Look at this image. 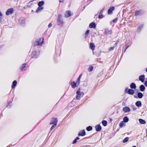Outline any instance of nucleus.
Here are the masks:
<instances>
[{"instance_id":"a878e982","label":"nucleus","mask_w":147,"mask_h":147,"mask_svg":"<svg viewBox=\"0 0 147 147\" xmlns=\"http://www.w3.org/2000/svg\"><path fill=\"white\" fill-rule=\"evenodd\" d=\"M119 127L120 128L122 127L123 126H125V124L123 121L121 122L119 124Z\"/></svg>"},{"instance_id":"0eeeda50","label":"nucleus","mask_w":147,"mask_h":147,"mask_svg":"<svg viewBox=\"0 0 147 147\" xmlns=\"http://www.w3.org/2000/svg\"><path fill=\"white\" fill-rule=\"evenodd\" d=\"M27 65L26 63H24L22 64V66L20 68V70L22 71H25L26 70V66Z\"/></svg>"},{"instance_id":"13d9d810","label":"nucleus","mask_w":147,"mask_h":147,"mask_svg":"<svg viewBox=\"0 0 147 147\" xmlns=\"http://www.w3.org/2000/svg\"><path fill=\"white\" fill-rule=\"evenodd\" d=\"M7 107H9V106H7Z\"/></svg>"},{"instance_id":"2f4dec72","label":"nucleus","mask_w":147,"mask_h":147,"mask_svg":"<svg viewBox=\"0 0 147 147\" xmlns=\"http://www.w3.org/2000/svg\"><path fill=\"white\" fill-rule=\"evenodd\" d=\"M141 11H136L135 13V16H137L139 15H140Z\"/></svg>"},{"instance_id":"423d86ee","label":"nucleus","mask_w":147,"mask_h":147,"mask_svg":"<svg viewBox=\"0 0 147 147\" xmlns=\"http://www.w3.org/2000/svg\"><path fill=\"white\" fill-rule=\"evenodd\" d=\"M77 95L76 98L77 99H79L81 97H83L84 95L83 92H76Z\"/></svg>"},{"instance_id":"cd10ccee","label":"nucleus","mask_w":147,"mask_h":147,"mask_svg":"<svg viewBox=\"0 0 147 147\" xmlns=\"http://www.w3.org/2000/svg\"><path fill=\"white\" fill-rule=\"evenodd\" d=\"M137 95L138 98H142L143 96V95L141 92H138Z\"/></svg>"},{"instance_id":"5701e85b","label":"nucleus","mask_w":147,"mask_h":147,"mask_svg":"<svg viewBox=\"0 0 147 147\" xmlns=\"http://www.w3.org/2000/svg\"><path fill=\"white\" fill-rule=\"evenodd\" d=\"M139 121L140 123L141 124H145L146 123L145 120L141 119H139Z\"/></svg>"},{"instance_id":"a211bd4d","label":"nucleus","mask_w":147,"mask_h":147,"mask_svg":"<svg viewBox=\"0 0 147 147\" xmlns=\"http://www.w3.org/2000/svg\"><path fill=\"white\" fill-rule=\"evenodd\" d=\"M143 26L144 25L143 24H142L139 26L137 28L138 32H140V31L142 29Z\"/></svg>"},{"instance_id":"2eb2a0df","label":"nucleus","mask_w":147,"mask_h":147,"mask_svg":"<svg viewBox=\"0 0 147 147\" xmlns=\"http://www.w3.org/2000/svg\"><path fill=\"white\" fill-rule=\"evenodd\" d=\"M71 15L70 11H68L66 12L65 16L66 18H68L71 16Z\"/></svg>"},{"instance_id":"a18cd8bd","label":"nucleus","mask_w":147,"mask_h":147,"mask_svg":"<svg viewBox=\"0 0 147 147\" xmlns=\"http://www.w3.org/2000/svg\"><path fill=\"white\" fill-rule=\"evenodd\" d=\"M52 24L51 23H50L48 25V27L49 28H50L52 26Z\"/></svg>"},{"instance_id":"b1692460","label":"nucleus","mask_w":147,"mask_h":147,"mask_svg":"<svg viewBox=\"0 0 147 147\" xmlns=\"http://www.w3.org/2000/svg\"><path fill=\"white\" fill-rule=\"evenodd\" d=\"M141 105V102L140 101H137L136 103V105L138 107H140Z\"/></svg>"},{"instance_id":"4be33fe9","label":"nucleus","mask_w":147,"mask_h":147,"mask_svg":"<svg viewBox=\"0 0 147 147\" xmlns=\"http://www.w3.org/2000/svg\"><path fill=\"white\" fill-rule=\"evenodd\" d=\"M90 49L92 50H94L95 48V45L92 43H90Z\"/></svg>"},{"instance_id":"c85d7f7f","label":"nucleus","mask_w":147,"mask_h":147,"mask_svg":"<svg viewBox=\"0 0 147 147\" xmlns=\"http://www.w3.org/2000/svg\"><path fill=\"white\" fill-rule=\"evenodd\" d=\"M129 119L127 117H125L123 118V121L125 122H127L128 121Z\"/></svg>"},{"instance_id":"3c124183","label":"nucleus","mask_w":147,"mask_h":147,"mask_svg":"<svg viewBox=\"0 0 147 147\" xmlns=\"http://www.w3.org/2000/svg\"><path fill=\"white\" fill-rule=\"evenodd\" d=\"M132 109L134 111H135L136 109V108L135 107H133Z\"/></svg>"},{"instance_id":"412c9836","label":"nucleus","mask_w":147,"mask_h":147,"mask_svg":"<svg viewBox=\"0 0 147 147\" xmlns=\"http://www.w3.org/2000/svg\"><path fill=\"white\" fill-rule=\"evenodd\" d=\"M140 90L141 91H143L145 89V87L144 85H142L140 86Z\"/></svg>"},{"instance_id":"f257e3e1","label":"nucleus","mask_w":147,"mask_h":147,"mask_svg":"<svg viewBox=\"0 0 147 147\" xmlns=\"http://www.w3.org/2000/svg\"><path fill=\"white\" fill-rule=\"evenodd\" d=\"M39 54V52L38 51H34L32 52L31 57L33 58H36L38 57Z\"/></svg>"},{"instance_id":"aec40b11","label":"nucleus","mask_w":147,"mask_h":147,"mask_svg":"<svg viewBox=\"0 0 147 147\" xmlns=\"http://www.w3.org/2000/svg\"><path fill=\"white\" fill-rule=\"evenodd\" d=\"M130 87L132 89H135L136 87V84L133 83H132L130 85Z\"/></svg>"},{"instance_id":"4c0bfd02","label":"nucleus","mask_w":147,"mask_h":147,"mask_svg":"<svg viewBox=\"0 0 147 147\" xmlns=\"http://www.w3.org/2000/svg\"><path fill=\"white\" fill-rule=\"evenodd\" d=\"M90 32V30H87L86 33H85V38H86L87 37V35L88 34H89V33Z\"/></svg>"},{"instance_id":"7ed1b4c3","label":"nucleus","mask_w":147,"mask_h":147,"mask_svg":"<svg viewBox=\"0 0 147 147\" xmlns=\"http://www.w3.org/2000/svg\"><path fill=\"white\" fill-rule=\"evenodd\" d=\"M19 23L22 26H24L25 24V19L24 18L22 17L19 20Z\"/></svg>"},{"instance_id":"58836bf2","label":"nucleus","mask_w":147,"mask_h":147,"mask_svg":"<svg viewBox=\"0 0 147 147\" xmlns=\"http://www.w3.org/2000/svg\"><path fill=\"white\" fill-rule=\"evenodd\" d=\"M81 76H82V75H81V74L79 76L78 78V79L77 80V82H76L77 83H79V82L80 81V79L81 77Z\"/></svg>"},{"instance_id":"39448f33","label":"nucleus","mask_w":147,"mask_h":147,"mask_svg":"<svg viewBox=\"0 0 147 147\" xmlns=\"http://www.w3.org/2000/svg\"><path fill=\"white\" fill-rule=\"evenodd\" d=\"M58 121V120L57 118H52V120L50 123V124H57Z\"/></svg>"},{"instance_id":"f3484780","label":"nucleus","mask_w":147,"mask_h":147,"mask_svg":"<svg viewBox=\"0 0 147 147\" xmlns=\"http://www.w3.org/2000/svg\"><path fill=\"white\" fill-rule=\"evenodd\" d=\"M57 23L59 25H62L63 24V22L61 19H58Z\"/></svg>"},{"instance_id":"bb28decb","label":"nucleus","mask_w":147,"mask_h":147,"mask_svg":"<svg viewBox=\"0 0 147 147\" xmlns=\"http://www.w3.org/2000/svg\"><path fill=\"white\" fill-rule=\"evenodd\" d=\"M102 11H101L99 13V16H98V18L99 19H101L103 17V16L102 14Z\"/></svg>"},{"instance_id":"9d476101","label":"nucleus","mask_w":147,"mask_h":147,"mask_svg":"<svg viewBox=\"0 0 147 147\" xmlns=\"http://www.w3.org/2000/svg\"><path fill=\"white\" fill-rule=\"evenodd\" d=\"M89 27L91 28H96V25L95 23L92 22L90 24Z\"/></svg>"},{"instance_id":"c03bdc74","label":"nucleus","mask_w":147,"mask_h":147,"mask_svg":"<svg viewBox=\"0 0 147 147\" xmlns=\"http://www.w3.org/2000/svg\"><path fill=\"white\" fill-rule=\"evenodd\" d=\"M62 16L61 14H60L58 16V19H61V18Z\"/></svg>"},{"instance_id":"1a4fd4ad","label":"nucleus","mask_w":147,"mask_h":147,"mask_svg":"<svg viewBox=\"0 0 147 147\" xmlns=\"http://www.w3.org/2000/svg\"><path fill=\"white\" fill-rule=\"evenodd\" d=\"M86 134V133L84 130H83L80 131L78 134V135L79 136H84Z\"/></svg>"},{"instance_id":"603ef678","label":"nucleus","mask_w":147,"mask_h":147,"mask_svg":"<svg viewBox=\"0 0 147 147\" xmlns=\"http://www.w3.org/2000/svg\"><path fill=\"white\" fill-rule=\"evenodd\" d=\"M128 88H126L125 89V92H127L128 91Z\"/></svg>"},{"instance_id":"393cba45","label":"nucleus","mask_w":147,"mask_h":147,"mask_svg":"<svg viewBox=\"0 0 147 147\" xmlns=\"http://www.w3.org/2000/svg\"><path fill=\"white\" fill-rule=\"evenodd\" d=\"M44 2L43 1H39L38 3V5L39 7H41L44 4Z\"/></svg>"},{"instance_id":"6e6552de","label":"nucleus","mask_w":147,"mask_h":147,"mask_svg":"<svg viewBox=\"0 0 147 147\" xmlns=\"http://www.w3.org/2000/svg\"><path fill=\"white\" fill-rule=\"evenodd\" d=\"M123 110L125 113L129 112L130 111V109L129 107H123Z\"/></svg>"},{"instance_id":"f8f14e48","label":"nucleus","mask_w":147,"mask_h":147,"mask_svg":"<svg viewBox=\"0 0 147 147\" xmlns=\"http://www.w3.org/2000/svg\"><path fill=\"white\" fill-rule=\"evenodd\" d=\"M96 130L97 131H100L102 128V127L100 125H98L95 127Z\"/></svg>"},{"instance_id":"6e6d98bb","label":"nucleus","mask_w":147,"mask_h":147,"mask_svg":"<svg viewBox=\"0 0 147 147\" xmlns=\"http://www.w3.org/2000/svg\"><path fill=\"white\" fill-rule=\"evenodd\" d=\"M146 136H147V129L146 130Z\"/></svg>"},{"instance_id":"de8ad7c7","label":"nucleus","mask_w":147,"mask_h":147,"mask_svg":"<svg viewBox=\"0 0 147 147\" xmlns=\"http://www.w3.org/2000/svg\"><path fill=\"white\" fill-rule=\"evenodd\" d=\"M144 85L146 86L147 87V81H145L144 82Z\"/></svg>"},{"instance_id":"ddd939ff","label":"nucleus","mask_w":147,"mask_h":147,"mask_svg":"<svg viewBox=\"0 0 147 147\" xmlns=\"http://www.w3.org/2000/svg\"><path fill=\"white\" fill-rule=\"evenodd\" d=\"M114 7H112L110 8L108 11V14H110L112 13V11L114 10Z\"/></svg>"},{"instance_id":"37998d69","label":"nucleus","mask_w":147,"mask_h":147,"mask_svg":"<svg viewBox=\"0 0 147 147\" xmlns=\"http://www.w3.org/2000/svg\"><path fill=\"white\" fill-rule=\"evenodd\" d=\"M118 20V18H116L115 19L113 20V22L114 23H115Z\"/></svg>"},{"instance_id":"c9c22d12","label":"nucleus","mask_w":147,"mask_h":147,"mask_svg":"<svg viewBox=\"0 0 147 147\" xmlns=\"http://www.w3.org/2000/svg\"><path fill=\"white\" fill-rule=\"evenodd\" d=\"M129 138L128 137L125 138L123 141V142L124 143L127 142Z\"/></svg>"},{"instance_id":"9b49d317","label":"nucleus","mask_w":147,"mask_h":147,"mask_svg":"<svg viewBox=\"0 0 147 147\" xmlns=\"http://www.w3.org/2000/svg\"><path fill=\"white\" fill-rule=\"evenodd\" d=\"M139 80L142 82H144L145 79V76L144 75L140 76L139 78Z\"/></svg>"},{"instance_id":"dca6fc26","label":"nucleus","mask_w":147,"mask_h":147,"mask_svg":"<svg viewBox=\"0 0 147 147\" xmlns=\"http://www.w3.org/2000/svg\"><path fill=\"white\" fill-rule=\"evenodd\" d=\"M17 84V82L16 80H14L12 83V84L11 86L12 88H14L16 86Z\"/></svg>"},{"instance_id":"20e7f679","label":"nucleus","mask_w":147,"mask_h":147,"mask_svg":"<svg viewBox=\"0 0 147 147\" xmlns=\"http://www.w3.org/2000/svg\"><path fill=\"white\" fill-rule=\"evenodd\" d=\"M13 9L12 8H10L7 10L6 12V15L8 16L11 14L13 12Z\"/></svg>"},{"instance_id":"a19ab883","label":"nucleus","mask_w":147,"mask_h":147,"mask_svg":"<svg viewBox=\"0 0 147 147\" xmlns=\"http://www.w3.org/2000/svg\"><path fill=\"white\" fill-rule=\"evenodd\" d=\"M115 48V47H110L109 49V50L110 51H112Z\"/></svg>"},{"instance_id":"7c9ffc66","label":"nucleus","mask_w":147,"mask_h":147,"mask_svg":"<svg viewBox=\"0 0 147 147\" xmlns=\"http://www.w3.org/2000/svg\"><path fill=\"white\" fill-rule=\"evenodd\" d=\"M43 9V7H39L36 10V12L38 13L40 11H41Z\"/></svg>"},{"instance_id":"4468645a","label":"nucleus","mask_w":147,"mask_h":147,"mask_svg":"<svg viewBox=\"0 0 147 147\" xmlns=\"http://www.w3.org/2000/svg\"><path fill=\"white\" fill-rule=\"evenodd\" d=\"M112 31L111 30L109 31L107 29H105V34H112Z\"/></svg>"},{"instance_id":"4d7b16f0","label":"nucleus","mask_w":147,"mask_h":147,"mask_svg":"<svg viewBox=\"0 0 147 147\" xmlns=\"http://www.w3.org/2000/svg\"><path fill=\"white\" fill-rule=\"evenodd\" d=\"M132 147H136V146H134Z\"/></svg>"},{"instance_id":"6ab92c4d","label":"nucleus","mask_w":147,"mask_h":147,"mask_svg":"<svg viewBox=\"0 0 147 147\" xmlns=\"http://www.w3.org/2000/svg\"><path fill=\"white\" fill-rule=\"evenodd\" d=\"M71 85L73 88H75L76 86V83L74 82H71Z\"/></svg>"},{"instance_id":"864d4df0","label":"nucleus","mask_w":147,"mask_h":147,"mask_svg":"<svg viewBox=\"0 0 147 147\" xmlns=\"http://www.w3.org/2000/svg\"><path fill=\"white\" fill-rule=\"evenodd\" d=\"M117 42H116V43H115V44H114V47H116V46L117 45Z\"/></svg>"},{"instance_id":"e433bc0d","label":"nucleus","mask_w":147,"mask_h":147,"mask_svg":"<svg viewBox=\"0 0 147 147\" xmlns=\"http://www.w3.org/2000/svg\"><path fill=\"white\" fill-rule=\"evenodd\" d=\"M3 16V14L0 11V23H1L2 22V18L1 17Z\"/></svg>"},{"instance_id":"09e8293b","label":"nucleus","mask_w":147,"mask_h":147,"mask_svg":"<svg viewBox=\"0 0 147 147\" xmlns=\"http://www.w3.org/2000/svg\"><path fill=\"white\" fill-rule=\"evenodd\" d=\"M80 91H81L80 88H79L77 90L76 92H80Z\"/></svg>"},{"instance_id":"473e14b6","label":"nucleus","mask_w":147,"mask_h":147,"mask_svg":"<svg viewBox=\"0 0 147 147\" xmlns=\"http://www.w3.org/2000/svg\"><path fill=\"white\" fill-rule=\"evenodd\" d=\"M102 123L104 126H106L107 125V122L105 120H103L102 122Z\"/></svg>"},{"instance_id":"f03ea898","label":"nucleus","mask_w":147,"mask_h":147,"mask_svg":"<svg viewBox=\"0 0 147 147\" xmlns=\"http://www.w3.org/2000/svg\"><path fill=\"white\" fill-rule=\"evenodd\" d=\"M43 42V38H40L37 40L36 41V45H42Z\"/></svg>"},{"instance_id":"c756f323","label":"nucleus","mask_w":147,"mask_h":147,"mask_svg":"<svg viewBox=\"0 0 147 147\" xmlns=\"http://www.w3.org/2000/svg\"><path fill=\"white\" fill-rule=\"evenodd\" d=\"M80 139V138L78 137H76V138L73 141V144H76L77 142V140H79Z\"/></svg>"},{"instance_id":"49530a36","label":"nucleus","mask_w":147,"mask_h":147,"mask_svg":"<svg viewBox=\"0 0 147 147\" xmlns=\"http://www.w3.org/2000/svg\"><path fill=\"white\" fill-rule=\"evenodd\" d=\"M129 47V45H128V46H127L125 47V49L124 50V52H125L126 50Z\"/></svg>"},{"instance_id":"72a5a7b5","label":"nucleus","mask_w":147,"mask_h":147,"mask_svg":"<svg viewBox=\"0 0 147 147\" xmlns=\"http://www.w3.org/2000/svg\"><path fill=\"white\" fill-rule=\"evenodd\" d=\"M93 67L92 66H90L89 67V68L88 69V70L89 72H91L93 69Z\"/></svg>"},{"instance_id":"5fc2aeb1","label":"nucleus","mask_w":147,"mask_h":147,"mask_svg":"<svg viewBox=\"0 0 147 147\" xmlns=\"http://www.w3.org/2000/svg\"><path fill=\"white\" fill-rule=\"evenodd\" d=\"M64 0H59V1L61 2H63Z\"/></svg>"},{"instance_id":"8fccbe9b","label":"nucleus","mask_w":147,"mask_h":147,"mask_svg":"<svg viewBox=\"0 0 147 147\" xmlns=\"http://www.w3.org/2000/svg\"><path fill=\"white\" fill-rule=\"evenodd\" d=\"M134 92H128V94L130 95H133L134 94Z\"/></svg>"},{"instance_id":"79ce46f5","label":"nucleus","mask_w":147,"mask_h":147,"mask_svg":"<svg viewBox=\"0 0 147 147\" xmlns=\"http://www.w3.org/2000/svg\"><path fill=\"white\" fill-rule=\"evenodd\" d=\"M125 92H126V91ZM127 92H134V90L131 89H128V90Z\"/></svg>"},{"instance_id":"f704fd0d","label":"nucleus","mask_w":147,"mask_h":147,"mask_svg":"<svg viewBox=\"0 0 147 147\" xmlns=\"http://www.w3.org/2000/svg\"><path fill=\"white\" fill-rule=\"evenodd\" d=\"M92 127L91 126H89L88 127L86 128V129L88 131H89L92 130Z\"/></svg>"},{"instance_id":"ea45409f","label":"nucleus","mask_w":147,"mask_h":147,"mask_svg":"<svg viewBox=\"0 0 147 147\" xmlns=\"http://www.w3.org/2000/svg\"><path fill=\"white\" fill-rule=\"evenodd\" d=\"M57 124H53V125L52 126L51 129V130H53V128L56 126Z\"/></svg>"}]
</instances>
